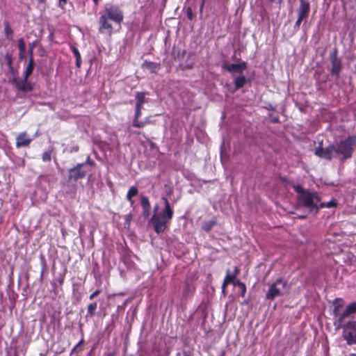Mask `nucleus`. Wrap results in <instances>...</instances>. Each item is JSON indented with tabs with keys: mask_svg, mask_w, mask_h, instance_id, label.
Returning a JSON list of instances; mask_svg holds the SVG:
<instances>
[{
	"mask_svg": "<svg viewBox=\"0 0 356 356\" xmlns=\"http://www.w3.org/2000/svg\"><path fill=\"white\" fill-rule=\"evenodd\" d=\"M330 57L332 62V73L335 74L337 76H339L341 69V61L337 58L334 54H332Z\"/></svg>",
	"mask_w": 356,
	"mask_h": 356,
	"instance_id": "nucleus-17",
	"label": "nucleus"
},
{
	"mask_svg": "<svg viewBox=\"0 0 356 356\" xmlns=\"http://www.w3.org/2000/svg\"><path fill=\"white\" fill-rule=\"evenodd\" d=\"M33 138H31L26 132H22L16 137V147H27L29 145Z\"/></svg>",
	"mask_w": 356,
	"mask_h": 356,
	"instance_id": "nucleus-15",
	"label": "nucleus"
},
{
	"mask_svg": "<svg viewBox=\"0 0 356 356\" xmlns=\"http://www.w3.org/2000/svg\"><path fill=\"white\" fill-rule=\"evenodd\" d=\"M335 205H336V202L334 200H332L326 203L322 202L321 201V205H319V208H323V207L331 208Z\"/></svg>",
	"mask_w": 356,
	"mask_h": 356,
	"instance_id": "nucleus-25",
	"label": "nucleus"
},
{
	"mask_svg": "<svg viewBox=\"0 0 356 356\" xmlns=\"http://www.w3.org/2000/svg\"><path fill=\"white\" fill-rule=\"evenodd\" d=\"M105 13L103 15H107L109 19L116 23H120L123 19L122 13L118 7L113 5H106L104 10Z\"/></svg>",
	"mask_w": 356,
	"mask_h": 356,
	"instance_id": "nucleus-7",
	"label": "nucleus"
},
{
	"mask_svg": "<svg viewBox=\"0 0 356 356\" xmlns=\"http://www.w3.org/2000/svg\"><path fill=\"white\" fill-rule=\"evenodd\" d=\"M346 308L350 314L356 313V302L349 304Z\"/></svg>",
	"mask_w": 356,
	"mask_h": 356,
	"instance_id": "nucleus-27",
	"label": "nucleus"
},
{
	"mask_svg": "<svg viewBox=\"0 0 356 356\" xmlns=\"http://www.w3.org/2000/svg\"><path fill=\"white\" fill-rule=\"evenodd\" d=\"M302 20L303 19L298 17L296 22V26L299 27Z\"/></svg>",
	"mask_w": 356,
	"mask_h": 356,
	"instance_id": "nucleus-33",
	"label": "nucleus"
},
{
	"mask_svg": "<svg viewBox=\"0 0 356 356\" xmlns=\"http://www.w3.org/2000/svg\"><path fill=\"white\" fill-rule=\"evenodd\" d=\"M72 51H73L76 58H80L81 54H80L79 50L76 47H74L72 48Z\"/></svg>",
	"mask_w": 356,
	"mask_h": 356,
	"instance_id": "nucleus-30",
	"label": "nucleus"
},
{
	"mask_svg": "<svg viewBox=\"0 0 356 356\" xmlns=\"http://www.w3.org/2000/svg\"><path fill=\"white\" fill-rule=\"evenodd\" d=\"M137 194H138V189L136 187L132 186L129 188V190L127 194V199L130 202L131 204H134L132 197L136 196Z\"/></svg>",
	"mask_w": 356,
	"mask_h": 356,
	"instance_id": "nucleus-22",
	"label": "nucleus"
},
{
	"mask_svg": "<svg viewBox=\"0 0 356 356\" xmlns=\"http://www.w3.org/2000/svg\"><path fill=\"white\" fill-rule=\"evenodd\" d=\"M297 12L298 17L303 19H306L309 12V3L305 0H300V4Z\"/></svg>",
	"mask_w": 356,
	"mask_h": 356,
	"instance_id": "nucleus-16",
	"label": "nucleus"
},
{
	"mask_svg": "<svg viewBox=\"0 0 356 356\" xmlns=\"http://www.w3.org/2000/svg\"><path fill=\"white\" fill-rule=\"evenodd\" d=\"M239 273V268L237 266L234 267V271L232 273L229 270L227 271V275L224 279L222 285V293H225V288L229 283L233 282Z\"/></svg>",
	"mask_w": 356,
	"mask_h": 356,
	"instance_id": "nucleus-13",
	"label": "nucleus"
},
{
	"mask_svg": "<svg viewBox=\"0 0 356 356\" xmlns=\"http://www.w3.org/2000/svg\"><path fill=\"white\" fill-rule=\"evenodd\" d=\"M33 47L31 46V49H29V55H30V57L32 56L33 57Z\"/></svg>",
	"mask_w": 356,
	"mask_h": 356,
	"instance_id": "nucleus-37",
	"label": "nucleus"
},
{
	"mask_svg": "<svg viewBox=\"0 0 356 356\" xmlns=\"http://www.w3.org/2000/svg\"><path fill=\"white\" fill-rule=\"evenodd\" d=\"M67 0H59V3L61 7H63V6L67 3Z\"/></svg>",
	"mask_w": 356,
	"mask_h": 356,
	"instance_id": "nucleus-36",
	"label": "nucleus"
},
{
	"mask_svg": "<svg viewBox=\"0 0 356 356\" xmlns=\"http://www.w3.org/2000/svg\"><path fill=\"white\" fill-rule=\"evenodd\" d=\"M97 302L90 303L88 306V316H92L95 315V310L97 309Z\"/></svg>",
	"mask_w": 356,
	"mask_h": 356,
	"instance_id": "nucleus-24",
	"label": "nucleus"
},
{
	"mask_svg": "<svg viewBox=\"0 0 356 356\" xmlns=\"http://www.w3.org/2000/svg\"><path fill=\"white\" fill-rule=\"evenodd\" d=\"M183 356H191V355L187 354L186 353H185Z\"/></svg>",
	"mask_w": 356,
	"mask_h": 356,
	"instance_id": "nucleus-42",
	"label": "nucleus"
},
{
	"mask_svg": "<svg viewBox=\"0 0 356 356\" xmlns=\"http://www.w3.org/2000/svg\"><path fill=\"white\" fill-rule=\"evenodd\" d=\"M99 0H93L95 5H97Z\"/></svg>",
	"mask_w": 356,
	"mask_h": 356,
	"instance_id": "nucleus-39",
	"label": "nucleus"
},
{
	"mask_svg": "<svg viewBox=\"0 0 356 356\" xmlns=\"http://www.w3.org/2000/svg\"><path fill=\"white\" fill-rule=\"evenodd\" d=\"M19 51H26V44L23 38H20L17 41Z\"/></svg>",
	"mask_w": 356,
	"mask_h": 356,
	"instance_id": "nucleus-26",
	"label": "nucleus"
},
{
	"mask_svg": "<svg viewBox=\"0 0 356 356\" xmlns=\"http://www.w3.org/2000/svg\"><path fill=\"white\" fill-rule=\"evenodd\" d=\"M100 293L99 290H96L94 291L89 297L90 300L94 299L96 296H97Z\"/></svg>",
	"mask_w": 356,
	"mask_h": 356,
	"instance_id": "nucleus-31",
	"label": "nucleus"
},
{
	"mask_svg": "<svg viewBox=\"0 0 356 356\" xmlns=\"http://www.w3.org/2000/svg\"><path fill=\"white\" fill-rule=\"evenodd\" d=\"M84 165V163H79L74 168L70 169L69 179L77 180L80 178H83L86 176V172L81 170V168Z\"/></svg>",
	"mask_w": 356,
	"mask_h": 356,
	"instance_id": "nucleus-11",
	"label": "nucleus"
},
{
	"mask_svg": "<svg viewBox=\"0 0 356 356\" xmlns=\"http://www.w3.org/2000/svg\"><path fill=\"white\" fill-rule=\"evenodd\" d=\"M114 355L115 354L113 353H110L106 356H114Z\"/></svg>",
	"mask_w": 356,
	"mask_h": 356,
	"instance_id": "nucleus-40",
	"label": "nucleus"
},
{
	"mask_svg": "<svg viewBox=\"0 0 356 356\" xmlns=\"http://www.w3.org/2000/svg\"><path fill=\"white\" fill-rule=\"evenodd\" d=\"M162 200L165 204L164 209L160 215L154 213L150 219V222L152 224L154 229L157 234L162 233L165 231L168 223L173 216V210L167 198L162 197Z\"/></svg>",
	"mask_w": 356,
	"mask_h": 356,
	"instance_id": "nucleus-2",
	"label": "nucleus"
},
{
	"mask_svg": "<svg viewBox=\"0 0 356 356\" xmlns=\"http://www.w3.org/2000/svg\"><path fill=\"white\" fill-rule=\"evenodd\" d=\"M342 336L348 345L356 344V321L348 322L343 326Z\"/></svg>",
	"mask_w": 356,
	"mask_h": 356,
	"instance_id": "nucleus-6",
	"label": "nucleus"
},
{
	"mask_svg": "<svg viewBox=\"0 0 356 356\" xmlns=\"http://www.w3.org/2000/svg\"><path fill=\"white\" fill-rule=\"evenodd\" d=\"M238 284L242 288L241 296H244V295L245 293V291H246V289H245V284L241 283V282H238Z\"/></svg>",
	"mask_w": 356,
	"mask_h": 356,
	"instance_id": "nucleus-32",
	"label": "nucleus"
},
{
	"mask_svg": "<svg viewBox=\"0 0 356 356\" xmlns=\"http://www.w3.org/2000/svg\"><path fill=\"white\" fill-rule=\"evenodd\" d=\"M141 204L143 209V215L147 218L149 216L151 206L147 197L143 196L141 197Z\"/></svg>",
	"mask_w": 356,
	"mask_h": 356,
	"instance_id": "nucleus-19",
	"label": "nucleus"
},
{
	"mask_svg": "<svg viewBox=\"0 0 356 356\" xmlns=\"http://www.w3.org/2000/svg\"><path fill=\"white\" fill-rule=\"evenodd\" d=\"M13 82L15 88L20 91L29 92L33 89L31 83L24 77L22 79H14Z\"/></svg>",
	"mask_w": 356,
	"mask_h": 356,
	"instance_id": "nucleus-10",
	"label": "nucleus"
},
{
	"mask_svg": "<svg viewBox=\"0 0 356 356\" xmlns=\"http://www.w3.org/2000/svg\"><path fill=\"white\" fill-rule=\"evenodd\" d=\"M246 83V79L244 76H236L234 79V83L236 89H239L243 87Z\"/></svg>",
	"mask_w": 356,
	"mask_h": 356,
	"instance_id": "nucleus-21",
	"label": "nucleus"
},
{
	"mask_svg": "<svg viewBox=\"0 0 356 356\" xmlns=\"http://www.w3.org/2000/svg\"><path fill=\"white\" fill-rule=\"evenodd\" d=\"M216 223V222L215 220L204 222L202 224V229L206 232H209L212 229Z\"/></svg>",
	"mask_w": 356,
	"mask_h": 356,
	"instance_id": "nucleus-23",
	"label": "nucleus"
},
{
	"mask_svg": "<svg viewBox=\"0 0 356 356\" xmlns=\"http://www.w3.org/2000/svg\"><path fill=\"white\" fill-rule=\"evenodd\" d=\"M145 123L143 122H139L138 121V118H136L135 117V119H134V123H133V126L134 127H138V128H142L145 126Z\"/></svg>",
	"mask_w": 356,
	"mask_h": 356,
	"instance_id": "nucleus-28",
	"label": "nucleus"
},
{
	"mask_svg": "<svg viewBox=\"0 0 356 356\" xmlns=\"http://www.w3.org/2000/svg\"><path fill=\"white\" fill-rule=\"evenodd\" d=\"M81 59L80 58H76V65L79 67L81 66Z\"/></svg>",
	"mask_w": 356,
	"mask_h": 356,
	"instance_id": "nucleus-35",
	"label": "nucleus"
},
{
	"mask_svg": "<svg viewBox=\"0 0 356 356\" xmlns=\"http://www.w3.org/2000/svg\"><path fill=\"white\" fill-rule=\"evenodd\" d=\"M332 147L335 157L337 156L341 160L350 158L356 147V135L349 136L335 145H332Z\"/></svg>",
	"mask_w": 356,
	"mask_h": 356,
	"instance_id": "nucleus-3",
	"label": "nucleus"
},
{
	"mask_svg": "<svg viewBox=\"0 0 356 356\" xmlns=\"http://www.w3.org/2000/svg\"><path fill=\"white\" fill-rule=\"evenodd\" d=\"M99 31L101 33H106L109 36L113 33V27L107 15H102L99 17Z\"/></svg>",
	"mask_w": 356,
	"mask_h": 356,
	"instance_id": "nucleus-8",
	"label": "nucleus"
},
{
	"mask_svg": "<svg viewBox=\"0 0 356 356\" xmlns=\"http://www.w3.org/2000/svg\"><path fill=\"white\" fill-rule=\"evenodd\" d=\"M83 342V340L80 341V342L79 343V344Z\"/></svg>",
	"mask_w": 356,
	"mask_h": 356,
	"instance_id": "nucleus-43",
	"label": "nucleus"
},
{
	"mask_svg": "<svg viewBox=\"0 0 356 356\" xmlns=\"http://www.w3.org/2000/svg\"><path fill=\"white\" fill-rule=\"evenodd\" d=\"M145 92H137L136 94V118H139L141 115V109L143 108V104L146 102Z\"/></svg>",
	"mask_w": 356,
	"mask_h": 356,
	"instance_id": "nucleus-12",
	"label": "nucleus"
},
{
	"mask_svg": "<svg viewBox=\"0 0 356 356\" xmlns=\"http://www.w3.org/2000/svg\"><path fill=\"white\" fill-rule=\"evenodd\" d=\"M33 68H34L33 58L32 56H31L29 63L26 67L24 77L26 79H28L29 76L32 74Z\"/></svg>",
	"mask_w": 356,
	"mask_h": 356,
	"instance_id": "nucleus-20",
	"label": "nucleus"
},
{
	"mask_svg": "<svg viewBox=\"0 0 356 356\" xmlns=\"http://www.w3.org/2000/svg\"><path fill=\"white\" fill-rule=\"evenodd\" d=\"M350 314L348 311L346 307L343 308V301L341 299H336L334 301V307L333 309V316L334 318V325L337 328H339L346 318Z\"/></svg>",
	"mask_w": 356,
	"mask_h": 356,
	"instance_id": "nucleus-4",
	"label": "nucleus"
},
{
	"mask_svg": "<svg viewBox=\"0 0 356 356\" xmlns=\"http://www.w3.org/2000/svg\"><path fill=\"white\" fill-rule=\"evenodd\" d=\"M271 1H277L279 3H280L282 1V0H270Z\"/></svg>",
	"mask_w": 356,
	"mask_h": 356,
	"instance_id": "nucleus-41",
	"label": "nucleus"
},
{
	"mask_svg": "<svg viewBox=\"0 0 356 356\" xmlns=\"http://www.w3.org/2000/svg\"><path fill=\"white\" fill-rule=\"evenodd\" d=\"M223 68L231 72L233 75L236 74H242L246 69V63L242 62L237 64H231L223 66Z\"/></svg>",
	"mask_w": 356,
	"mask_h": 356,
	"instance_id": "nucleus-14",
	"label": "nucleus"
},
{
	"mask_svg": "<svg viewBox=\"0 0 356 356\" xmlns=\"http://www.w3.org/2000/svg\"><path fill=\"white\" fill-rule=\"evenodd\" d=\"M144 70L149 71L151 73H156L160 69V65L153 62L145 61L142 65Z\"/></svg>",
	"mask_w": 356,
	"mask_h": 356,
	"instance_id": "nucleus-18",
	"label": "nucleus"
},
{
	"mask_svg": "<svg viewBox=\"0 0 356 356\" xmlns=\"http://www.w3.org/2000/svg\"><path fill=\"white\" fill-rule=\"evenodd\" d=\"M19 57L20 59H24L25 58V51H19Z\"/></svg>",
	"mask_w": 356,
	"mask_h": 356,
	"instance_id": "nucleus-34",
	"label": "nucleus"
},
{
	"mask_svg": "<svg viewBox=\"0 0 356 356\" xmlns=\"http://www.w3.org/2000/svg\"><path fill=\"white\" fill-rule=\"evenodd\" d=\"M332 145L328 146L326 149L318 147L315 149V154L321 158L330 160L335 157Z\"/></svg>",
	"mask_w": 356,
	"mask_h": 356,
	"instance_id": "nucleus-9",
	"label": "nucleus"
},
{
	"mask_svg": "<svg viewBox=\"0 0 356 356\" xmlns=\"http://www.w3.org/2000/svg\"><path fill=\"white\" fill-rule=\"evenodd\" d=\"M287 291V283L282 279H279L272 284L266 294L267 299L274 298L282 296Z\"/></svg>",
	"mask_w": 356,
	"mask_h": 356,
	"instance_id": "nucleus-5",
	"label": "nucleus"
},
{
	"mask_svg": "<svg viewBox=\"0 0 356 356\" xmlns=\"http://www.w3.org/2000/svg\"><path fill=\"white\" fill-rule=\"evenodd\" d=\"M158 209H159V206L156 205L154 209V213H157Z\"/></svg>",
	"mask_w": 356,
	"mask_h": 356,
	"instance_id": "nucleus-38",
	"label": "nucleus"
},
{
	"mask_svg": "<svg viewBox=\"0 0 356 356\" xmlns=\"http://www.w3.org/2000/svg\"><path fill=\"white\" fill-rule=\"evenodd\" d=\"M293 188L298 194L299 204L308 209L310 211H317L321 205V199L316 192L303 189L300 186H294Z\"/></svg>",
	"mask_w": 356,
	"mask_h": 356,
	"instance_id": "nucleus-1",
	"label": "nucleus"
},
{
	"mask_svg": "<svg viewBox=\"0 0 356 356\" xmlns=\"http://www.w3.org/2000/svg\"><path fill=\"white\" fill-rule=\"evenodd\" d=\"M42 161L44 162L49 161L51 160V152H44L42 154Z\"/></svg>",
	"mask_w": 356,
	"mask_h": 356,
	"instance_id": "nucleus-29",
	"label": "nucleus"
}]
</instances>
